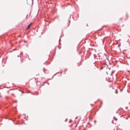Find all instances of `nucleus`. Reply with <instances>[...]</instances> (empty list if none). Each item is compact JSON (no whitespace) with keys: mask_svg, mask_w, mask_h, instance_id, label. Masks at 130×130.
Returning <instances> with one entry per match:
<instances>
[{"mask_svg":"<svg viewBox=\"0 0 130 130\" xmlns=\"http://www.w3.org/2000/svg\"><path fill=\"white\" fill-rule=\"evenodd\" d=\"M60 38L59 40V42H60Z\"/></svg>","mask_w":130,"mask_h":130,"instance_id":"obj_6","label":"nucleus"},{"mask_svg":"<svg viewBox=\"0 0 130 130\" xmlns=\"http://www.w3.org/2000/svg\"><path fill=\"white\" fill-rule=\"evenodd\" d=\"M67 120V119H66V120H65V121H66Z\"/></svg>","mask_w":130,"mask_h":130,"instance_id":"obj_10","label":"nucleus"},{"mask_svg":"<svg viewBox=\"0 0 130 130\" xmlns=\"http://www.w3.org/2000/svg\"><path fill=\"white\" fill-rule=\"evenodd\" d=\"M16 49L15 48V49H14L13 50V51H14Z\"/></svg>","mask_w":130,"mask_h":130,"instance_id":"obj_8","label":"nucleus"},{"mask_svg":"<svg viewBox=\"0 0 130 130\" xmlns=\"http://www.w3.org/2000/svg\"><path fill=\"white\" fill-rule=\"evenodd\" d=\"M32 24V23H30L29 24V25H28L27 28H26V29H29V28H30V26Z\"/></svg>","mask_w":130,"mask_h":130,"instance_id":"obj_1","label":"nucleus"},{"mask_svg":"<svg viewBox=\"0 0 130 130\" xmlns=\"http://www.w3.org/2000/svg\"><path fill=\"white\" fill-rule=\"evenodd\" d=\"M18 57H19V55H18Z\"/></svg>","mask_w":130,"mask_h":130,"instance_id":"obj_9","label":"nucleus"},{"mask_svg":"<svg viewBox=\"0 0 130 130\" xmlns=\"http://www.w3.org/2000/svg\"><path fill=\"white\" fill-rule=\"evenodd\" d=\"M108 62H109V61H105L104 62H103V64L104 65H107V63H108Z\"/></svg>","mask_w":130,"mask_h":130,"instance_id":"obj_2","label":"nucleus"},{"mask_svg":"<svg viewBox=\"0 0 130 130\" xmlns=\"http://www.w3.org/2000/svg\"><path fill=\"white\" fill-rule=\"evenodd\" d=\"M113 118L114 119L116 120V121H117V119L115 117H114V118Z\"/></svg>","mask_w":130,"mask_h":130,"instance_id":"obj_3","label":"nucleus"},{"mask_svg":"<svg viewBox=\"0 0 130 130\" xmlns=\"http://www.w3.org/2000/svg\"><path fill=\"white\" fill-rule=\"evenodd\" d=\"M115 71H112L111 72V74H113L114 72Z\"/></svg>","mask_w":130,"mask_h":130,"instance_id":"obj_4","label":"nucleus"},{"mask_svg":"<svg viewBox=\"0 0 130 130\" xmlns=\"http://www.w3.org/2000/svg\"><path fill=\"white\" fill-rule=\"evenodd\" d=\"M69 23H70V20H69ZM69 24H68V26H69Z\"/></svg>","mask_w":130,"mask_h":130,"instance_id":"obj_5","label":"nucleus"},{"mask_svg":"<svg viewBox=\"0 0 130 130\" xmlns=\"http://www.w3.org/2000/svg\"><path fill=\"white\" fill-rule=\"evenodd\" d=\"M116 93H117V92H116Z\"/></svg>","mask_w":130,"mask_h":130,"instance_id":"obj_11","label":"nucleus"},{"mask_svg":"<svg viewBox=\"0 0 130 130\" xmlns=\"http://www.w3.org/2000/svg\"><path fill=\"white\" fill-rule=\"evenodd\" d=\"M94 122L95 123H96V121L95 120H94Z\"/></svg>","mask_w":130,"mask_h":130,"instance_id":"obj_7","label":"nucleus"}]
</instances>
